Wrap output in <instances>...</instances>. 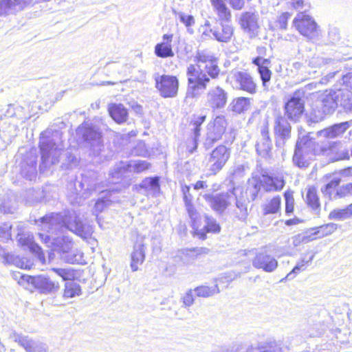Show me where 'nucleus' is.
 <instances>
[{"instance_id": "2", "label": "nucleus", "mask_w": 352, "mask_h": 352, "mask_svg": "<svg viewBox=\"0 0 352 352\" xmlns=\"http://www.w3.org/2000/svg\"><path fill=\"white\" fill-rule=\"evenodd\" d=\"M197 64L190 65L187 69L188 87L187 98L198 97L206 88L210 77L215 78L220 72L217 58L207 52H199L196 56Z\"/></svg>"}, {"instance_id": "55", "label": "nucleus", "mask_w": 352, "mask_h": 352, "mask_svg": "<svg viewBox=\"0 0 352 352\" xmlns=\"http://www.w3.org/2000/svg\"><path fill=\"white\" fill-rule=\"evenodd\" d=\"M33 0H11L15 11L19 12L32 3Z\"/></svg>"}, {"instance_id": "44", "label": "nucleus", "mask_w": 352, "mask_h": 352, "mask_svg": "<svg viewBox=\"0 0 352 352\" xmlns=\"http://www.w3.org/2000/svg\"><path fill=\"white\" fill-rule=\"evenodd\" d=\"M219 290L218 289L217 285H214L213 287H208V286H200L197 287L195 289V292L197 296L199 297L207 298L210 296L214 295V294L219 293Z\"/></svg>"}, {"instance_id": "35", "label": "nucleus", "mask_w": 352, "mask_h": 352, "mask_svg": "<svg viewBox=\"0 0 352 352\" xmlns=\"http://www.w3.org/2000/svg\"><path fill=\"white\" fill-rule=\"evenodd\" d=\"M281 199L276 196L271 199L267 200L262 206L263 214H276L280 210Z\"/></svg>"}, {"instance_id": "23", "label": "nucleus", "mask_w": 352, "mask_h": 352, "mask_svg": "<svg viewBox=\"0 0 352 352\" xmlns=\"http://www.w3.org/2000/svg\"><path fill=\"white\" fill-rule=\"evenodd\" d=\"M252 265L256 268L262 269L267 272H272L276 269L278 262L271 255L259 253L254 258Z\"/></svg>"}, {"instance_id": "16", "label": "nucleus", "mask_w": 352, "mask_h": 352, "mask_svg": "<svg viewBox=\"0 0 352 352\" xmlns=\"http://www.w3.org/2000/svg\"><path fill=\"white\" fill-rule=\"evenodd\" d=\"M10 338L17 342L27 352H47V347L45 344L34 341L28 336L13 331L10 334Z\"/></svg>"}, {"instance_id": "39", "label": "nucleus", "mask_w": 352, "mask_h": 352, "mask_svg": "<svg viewBox=\"0 0 352 352\" xmlns=\"http://www.w3.org/2000/svg\"><path fill=\"white\" fill-rule=\"evenodd\" d=\"M340 183V178L339 177L335 176L331 180L327 183L324 188L321 189L322 192L324 195L328 196L330 199H335L334 194L336 193V190L338 186Z\"/></svg>"}, {"instance_id": "26", "label": "nucleus", "mask_w": 352, "mask_h": 352, "mask_svg": "<svg viewBox=\"0 0 352 352\" xmlns=\"http://www.w3.org/2000/svg\"><path fill=\"white\" fill-rule=\"evenodd\" d=\"M352 125V120L347 122L336 124L321 130L320 135L327 138H336L341 135Z\"/></svg>"}, {"instance_id": "62", "label": "nucleus", "mask_w": 352, "mask_h": 352, "mask_svg": "<svg viewBox=\"0 0 352 352\" xmlns=\"http://www.w3.org/2000/svg\"><path fill=\"white\" fill-rule=\"evenodd\" d=\"M349 195V194L348 192H346V190H342V186L339 189L336 190V192L334 194V198H335V199H336L338 198H342V197H346Z\"/></svg>"}, {"instance_id": "27", "label": "nucleus", "mask_w": 352, "mask_h": 352, "mask_svg": "<svg viewBox=\"0 0 352 352\" xmlns=\"http://www.w3.org/2000/svg\"><path fill=\"white\" fill-rule=\"evenodd\" d=\"M206 118V116H194L190 123V130L193 131V138L191 140L192 146H188V149L190 153H193L197 148V141L200 136L201 126L205 122Z\"/></svg>"}, {"instance_id": "30", "label": "nucleus", "mask_w": 352, "mask_h": 352, "mask_svg": "<svg viewBox=\"0 0 352 352\" xmlns=\"http://www.w3.org/2000/svg\"><path fill=\"white\" fill-rule=\"evenodd\" d=\"M159 180L158 177H146L140 184V187L147 195L157 197L160 193Z\"/></svg>"}, {"instance_id": "53", "label": "nucleus", "mask_w": 352, "mask_h": 352, "mask_svg": "<svg viewBox=\"0 0 352 352\" xmlns=\"http://www.w3.org/2000/svg\"><path fill=\"white\" fill-rule=\"evenodd\" d=\"M284 196L285 199V212L287 214L292 213L294 205L293 192L292 191H286Z\"/></svg>"}, {"instance_id": "10", "label": "nucleus", "mask_w": 352, "mask_h": 352, "mask_svg": "<svg viewBox=\"0 0 352 352\" xmlns=\"http://www.w3.org/2000/svg\"><path fill=\"white\" fill-rule=\"evenodd\" d=\"M293 25L302 36L312 39L319 34L318 28L315 21L305 12H299L293 21Z\"/></svg>"}, {"instance_id": "9", "label": "nucleus", "mask_w": 352, "mask_h": 352, "mask_svg": "<svg viewBox=\"0 0 352 352\" xmlns=\"http://www.w3.org/2000/svg\"><path fill=\"white\" fill-rule=\"evenodd\" d=\"M227 122L223 116H217L210 121L207 126V132L204 141V146L210 148L217 141L220 140L226 131Z\"/></svg>"}, {"instance_id": "13", "label": "nucleus", "mask_w": 352, "mask_h": 352, "mask_svg": "<svg viewBox=\"0 0 352 352\" xmlns=\"http://www.w3.org/2000/svg\"><path fill=\"white\" fill-rule=\"evenodd\" d=\"M230 156V151L224 145L216 147L210 153L208 163L209 170L215 175L225 166Z\"/></svg>"}, {"instance_id": "40", "label": "nucleus", "mask_w": 352, "mask_h": 352, "mask_svg": "<svg viewBox=\"0 0 352 352\" xmlns=\"http://www.w3.org/2000/svg\"><path fill=\"white\" fill-rule=\"evenodd\" d=\"M250 104V100L248 98H238L232 102V109L234 112L241 113L247 111Z\"/></svg>"}, {"instance_id": "25", "label": "nucleus", "mask_w": 352, "mask_h": 352, "mask_svg": "<svg viewBox=\"0 0 352 352\" xmlns=\"http://www.w3.org/2000/svg\"><path fill=\"white\" fill-rule=\"evenodd\" d=\"M173 34H166L162 37V41L157 43L155 47V54L160 58H168L174 56L172 50Z\"/></svg>"}, {"instance_id": "28", "label": "nucleus", "mask_w": 352, "mask_h": 352, "mask_svg": "<svg viewBox=\"0 0 352 352\" xmlns=\"http://www.w3.org/2000/svg\"><path fill=\"white\" fill-rule=\"evenodd\" d=\"M234 195L232 191L226 193L219 194L210 199L211 207L217 212H223L234 199Z\"/></svg>"}, {"instance_id": "61", "label": "nucleus", "mask_w": 352, "mask_h": 352, "mask_svg": "<svg viewBox=\"0 0 352 352\" xmlns=\"http://www.w3.org/2000/svg\"><path fill=\"white\" fill-rule=\"evenodd\" d=\"M192 253V252L189 250H182L179 252V256L181 257V258L183 259L185 263H188L192 261V258L190 256V254Z\"/></svg>"}, {"instance_id": "11", "label": "nucleus", "mask_w": 352, "mask_h": 352, "mask_svg": "<svg viewBox=\"0 0 352 352\" xmlns=\"http://www.w3.org/2000/svg\"><path fill=\"white\" fill-rule=\"evenodd\" d=\"M229 79L234 89L251 94L256 91V85L253 78L245 71H233L229 75Z\"/></svg>"}, {"instance_id": "45", "label": "nucleus", "mask_w": 352, "mask_h": 352, "mask_svg": "<svg viewBox=\"0 0 352 352\" xmlns=\"http://www.w3.org/2000/svg\"><path fill=\"white\" fill-rule=\"evenodd\" d=\"M51 270L61 277L63 280H71L75 277L74 271L72 268L54 267Z\"/></svg>"}, {"instance_id": "17", "label": "nucleus", "mask_w": 352, "mask_h": 352, "mask_svg": "<svg viewBox=\"0 0 352 352\" xmlns=\"http://www.w3.org/2000/svg\"><path fill=\"white\" fill-rule=\"evenodd\" d=\"M301 95V92L296 91L285 104V114L290 120H296L304 111V100Z\"/></svg>"}, {"instance_id": "51", "label": "nucleus", "mask_w": 352, "mask_h": 352, "mask_svg": "<svg viewBox=\"0 0 352 352\" xmlns=\"http://www.w3.org/2000/svg\"><path fill=\"white\" fill-rule=\"evenodd\" d=\"M316 236L312 235L297 234L292 237V244L294 247L300 245L302 243H307L316 239Z\"/></svg>"}, {"instance_id": "6", "label": "nucleus", "mask_w": 352, "mask_h": 352, "mask_svg": "<svg viewBox=\"0 0 352 352\" xmlns=\"http://www.w3.org/2000/svg\"><path fill=\"white\" fill-rule=\"evenodd\" d=\"M314 142L308 136L299 138L296 144L293 162L299 168L307 167L311 160Z\"/></svg>"}, {"instance_id": "4", "label": "nucleus", "mask_w": 352, "mask_h": 352, "mask_svg": "<svg viewBox=\"0 0 352 352\" xmlns=\"http://www.w3.org/2000/svg\"><path fill=\"white\" fill-rule=\"evenodd\" d=\"M343 90H339L336 92L329 93L323 96L322 100L316 105L317 109H313V120L319 122L322 120L324 115L332 113L340 104Z\"/></svg>"}, {"instance_id": "12", "label": "nucleus", "mask_w": 352, "mask_h": 352, "mask_svg": "<svg viewBox=\"0 0 352 352\" xmlns=\"http://www.w3.org/2000/svg\"><path fill=\"white\" fill-rule=\"evenodd\" d=\"M155 87L163 98H174L179 89V80L176 76L162 75L155 77Z\"/></svg>"}, {"instance_id": "41", "label": "nucleus", "mask_w": 352, "mask_h": 352, "mask_svg": "<svg viewBox=\"0 0 352 352\" xmlns=\"http://www.w3.org/2000/svg\"><path fill=\"white\" fill-rule=\"evenodd\" d=\"M80 285L74 282H67L65 283L64 289V298H73L80 294Z\"/></svg>"}, {"instance_id": "1", "label": "nucleus", "mask_w": 352, "mask_h": 352, "mask_svg": "<svg viewBox=\"0 0 352 352\" xmlns=\"http://www.w3.org/2000/svg\"><path fill=\"white\" fill-rule=\"evenodd\" d=\"M42 231L39 237L53 251L67 253L72 248V240L65 236H60L64 230H69L82 239H87L93 233V228L83 224L74 210L67 211L64 215L58 213L47 214L39 220Z\"/></svg>"}, {"instance_id": "29", "label": "nucleus", "mask_w": 352, "mask_h": 352, "mask_svg": "<svg viewBox=\"0 0 352 352\" xmlns=\"http://www.w3.org/2000/svg\"><path fill=\"white\" fill-rule=\"evenodd\" d=\"M78 183L80 190L83 191L82 196H85V198L90 192L98 190L97 177L94 173L82 175L81 181Z\"/></svg>"}, {"instance_id": "63", "label": "nucleus", "mask_w": 352, "mask_h": 352, "mask_svg": "<svg viewBox=\"0 0 352 352\" xmlns=\"http://www.w3.org/2000/svg\"><path fill=\"white\" fill-rule=\"evenodd\" d=\"M292 6L296 10L302 9L304 7V1L303 0H296L292 2Z\"/></svg>"}, {"instance_id": "31", "label": "nucleus", "mask_w": 352, "mask_h": 352, "mask_svg": "<svg viewBox=\"0 0 352 352\" xmlns=\"http://www.w3.org/2000/svg\"><path fill=\"white\" fill-rule=\"evenodd\" d=\"M221 21L223 22L222 21ZM210 31L217 41L227 43L230 41L233 35L234 28L229 24L221 23L219 28L211 30Z\"/></svg>"}, {"instance_id": "38", "label": "nucleus", "mask_w": 352, "mask_h": 352, "mask_svg": "<svg viewBox=\"0 0 352 352\" xmlns=\"http://www.w3.org/2000/svg\"><path fill=\"white\" fill-rule=\"evenodd\" d=\"M338 225L333 223H329L314 229L315 232L311 234L313 236H318V238H323L333 234L337 229Z\"/></svg>"}, {"instance_id": "54", "label": "nucleus", "mask_w": 352, "mask_h": 352, "mask_svg": "<svg viewBox=\"0 0 352 352\" xmlns=\"http://www.w3.org/2000/svg\"><path fill=\"white\" fill-rule=\"evenodd\" d=\"M11 225L8 223H3L0 226V241H6L10 239Z\"/></svg>"}, {"instance_id": "14", "label": "nucleus", "mask_w": 352, "mask_h": 352, "mask_svg": "<svg viewBox=\"0 0 352 352\" xmlns=\"http://www.w3.org/2000/svg\"><path fill=\"white\" fill-rule=\"evenodd\" d=\"M151 164L145 160L133 161L129 163L121 162L116 165L110 175L113 179H119L126 171L140 173L148 170Z\"/></svg>"}, {"instance_id": "19", "label": "nucleus", "mask_w": 352, "mask_h": 352, "mask_svg": "<svg viewBox=\"0 0 352 352\" xmlns=\"http://www.w3.org/2000/svg\"><path fill=\"white\" fill-rule=\"evenodd\" d=\"M76 133L92 146H100L102 143L100 132L89 122H84L78 126Z\"/></svg>"}, {"instance_id": "37", "label": "nucleus", "mask_w": 352, "mask_h": 352, "mask_svg": "<svg viewBox=\"0 0 352 352\" xmlns=\"http://www.w3.org/2000/svg\"><path fill=\"white\" fill-rule=\"evenodd\" d=\"M352 217V204L345 208L333 210L329 214V219L336 221H344Z\"/></svg>"}, {"instance_id": "56", "label": "nucleus", "mask_w": 352, "mask_h": 352, "mask_svg": "<svg viewBox=\"0 0 352 352\" xmlns=\"http://www.w3.org/2000/svg\"><path fill=\"white\" fill-rule=\"evenodd\" d=\"M258 70L263 81V85L265 87L266 83L270 81L271 78L272 72L267 66H262L261 68H258Z\"/></svg>"}, {"instance_id": "8", "label": "nucleus", "mask_w": 352, "mask_h": 352, "mask_svg": "<svg viewBox=\"0 0 352 352\" xmlns=\"http://www.w3.org/2000/svg\"><path fill=\"white\" fill-rule=\"evenodd\" d=\"M213 12L219 21H230L232 12L226 2L234 10H241L245 6V0H209Z\"/></svg>"}, {"instance_id": "60", "label": "nucleus", "mask_w": 352, "mask_h": 352, "mask_svg": "<svg viewBox=\"0 0 352 352\" xmlns=\"http://www.w3.org/2000/svg\"><path fill=\"white\" fill-rule=\"evenodd\" d=\"M183 303L186 307L191 306L194 302L192 291L188 290L182 298Z\"/></svg>"}, {"instance_id": "64", "label": "nucleus", "mask_w": 352, "mask_h": 352, "mask_svg": "<svg viewBox=\"0 0 352 352\" xmlns=\"http://www.w3.org/2000/svg\"><path fill=\"white\" fill-rule=\"evenodd\" d=\"M263 346L262 344L256 347L251 346L247 349L246 352H263Z\"/></svg>"}, {"instance_id": "18", "label": "nucleus", "mask_w": 352, "mask_h": 352, "mask_svg": "<svg viewBox=\"0 0 352 352\" xmlns=\"http://www.w3.org/2000/svg\"><path fill=\"white\" fill-rule=\"evenodd\" d=\"M228 94L221 87L211 88L206 95V104L212 110L223 108L227 102Z\"/></svg>"}, {"instance_id": "50", "label": "nucleus", "mask_w": 352, "mask_h": 352, "mask_svg": "<svg viewBox=\"0 0 352 352\" xmlns=\"http://www.w3.org/2000/svg\"><path fill=\"white\" fill-rule=\"evenodd\" d=\"M14 265L22 269H31L33 265V262L31 259L25 257L16 256L13 261Z\"/></svg>"}, {"instance_id": "48", "label": "nucleus", "mask_w": 352, "mask_h": 352, "mask_svg": "<svg viewBox=\"0 0 352 352\" xmlns=\"http://www.w3.org/2000/svg\"><path fill=\"white\" fill-rule=\"evenodd\" d=\"M342 97L340 100V106L346 111H352V93L349 90H343Z\"/></svg>"}, {"instance_id": "42", "label": "nucleus", "mask_w": 352, "mask_h": 352, "mask_svg": "<svg viewBox=\"0 0 352 352\" xmlns=\"http://www.w3.org/2000/svg\"><path fill=\"white\" fill-rule=\"evenodd\" d=\"M306 201L313 209H316L320 206L319 199L315 187L311 186L308 188L306 195Z\"/></svg>"}, {"instance_id": "57", "label": "nucleus", "mask_w": 352, "mask_h": 352, "mask_svg": "<svg viewBox=\"0 0 352 352\" xmlns=\"http://www.w3.org/2000/svg\"><path fill=\"white\" fill-rule=\"evenodd\" d=\"M13 278L21 285H25V283L31 284L32 279V276L23 274L21 272H14Z\"/></svg>"}, {"instance_id": "52", "label": "nucleus", "mask_w": 352, "mask_h": 352, "mask_svg": "<svg viewBox=\"0 0 352 352\" xmlns=\"http://www.w3.org/2000/svg\"><path fill=\"white\" fill-rule=\"evenodd\" d=\"M291 14L289 12H283L278 16L275 22L276 28L280 30H286L287 26V21L290 18Z\"/></svg>"}, {"instance_id": "47", "label": "nucleus", "mask_w": 352, "mask_h": 352, "mask_svg": "<svg viewBox=\"0 0 352 352\" xmlns=\"http://www.w3.org/2000/svg\"><path fill=\"white\" fill-rule=\"evenodd\" d=\"M11 0H0V16H6L15 14Z\"/></svg>"}, {"instance_id": "34", "label": "nucleus", "mask_w": 352, "mask_h": 352, "mask_svg": "<svg viewBox=\"0 0 352 352\" xmlns=\"http://www.w3.org/2000/svg\"><path fill=\"white\" fill-rule=\"evenodd\" d=\"M18 241L22 245L28 246L30 251L38 254L40 260H45L44 256L41 252V248L34 242L32 235H26L25 234H21L18 235Z\"/></svg>"}, {"instance_id": "33", "label": "nucleus", "mask_w": 352, "mask_h": 352, "mask_svg": "<svg viewBox=\"0 0 352 352\" xmlns=\"http://www.w3.org/2000/svg\"><path fill=\"white\" fill-rule=\"evenodd\" d=\"M109 112L111 117L117 123H123L126 120L128 112L122 104H111L109 107Z\"/></svg>"}, {"instance_id": "58", "label": "nucleus", "mask_w": 352, "mask_h": 352, "mask_svg": "<svg viewBox=\"0 0 352 352\" xmlns=\"http://www.w3.org/2000/svg\"><path fill=\"white\" fill-rule=\"evenodd\" d=\"M263 346V352H281L280 344L276 342H270Z\"/></svg>"}, {"instance_id": "21", "label": "nucleus", "mask_w": 352, "mask_h": 352, "mask_svg": "<svg viewBox=\"0 0 352 352\" xmlns=\"http://www.w3.org/2000/svg\"><path fill=\"white\" fill-rule=\"evenodd\" d=\"M256 149L257 153L263 157H267L270 155L272 142L269 135L267 123L263 124L261 126V137L256 144Z\"/></svg>"}, {"instance_id": "59", "label": "nucleus", "mask_w": 352, "mask_h": 352, "mask_svg": "<svg viewBox=\"0 0 352 352\" xmlns=\"http://www.w3.org/2000/svg\"><path fill=\"white\" fill-rule=\"evenodd\" d=\"M179 18L180 21L187 27H190L195 23V19L192 15H188L184 13H179Z\"/></svg>"}, {"instance_id": "15", "label": "nucleus", "mask_w": 352, "mask_h": 352, "mask_svg": "<svg viewBox=\"0 0 352 352\" xmlns=\"http://www.w3.org/2000/svg\"><path fill=\"white\" fill-rule=\"evenodd\" d=\"M239 23L241 29L248 34L250 38H254L258 35L259 24L257 13L253 12L241 13Z\"/></svg>"}, {"instance_id": "5", "label": "nucleus", "mask_w": 352, "mask_h": 352, "mask_svg": "<svg viewBox=\"0 0 352 352\" xmlns=\"http://www.w3.org/2000/svg\"><path fill=\"white\" fill-rule=\"evenodd\" d=\"M190 219L194 234L201 240L206 239L207 233L216 234L221 230V227L217 221L208 215H204L202 219L197 212L193 217H190Z\"/></svg>"}, {"instance_id": "20", "label": "nucleus", "mask_w": 352, "mask_h": 352, "mask_svg": "<svg viewBox=\"0 0 352 352\" xmlns=\"http://www.w3.org/2000/svg\"><path fill=\"white\" fill-rule=\"evenodd\" d=\"M31 284L38 289L41 293L45 294H55L60 289L58 282L53 281L49 277L43 275L32 276Z\"/></svg>"}, {"instance_id": "32", "label": "nucleus", "mask_w": 352, "mask_h": 352, "mask_svg": "<svg viewBox=\"0 0 352 352\" xmlns=\"http://www.w3.org/2000/svg\"><path fill=\"white\" fill-rule=\"evenodd\" d=\"M145 248L142 243H137L134 245L133 251L131 254V268L133 272H135L139 269L145 258Z\"/></svg>"}, {"instance_id": "7", "label": "nucleus", "mask_w": 352, "mask_h": 352, "mask_svg": "<svg viewBox=\"0 0 352 352\" xmlns=\"http://www.w3.org/2000/svg\"><path fill=\"white\" fill-rule=\"evenodd\" d=\"M40 148L41 152L42 166L50 167L58 162L62 148L54 141L41 136L40 139Z\"/></svg>"}, {"instance_id": "43", "label": "nucleus", "mask_w": 352, "mask_h": 352, "mask_svg": "<svg viewBox=\"0 0 352 352\" xmlns=\"http://www.w3.org/2000/svg\"><path fill=\"white\" fill-rule=\"evenodd\" d=\"M236 210L235 213L237 218L241 221L245 220L248 214L245 201L241 200V199H236Z\"/></svg>"}, {"instance_id": "24", "label": "nucleus", "mask_w": 352, "mask_h": 352, "mask_svg": "<svg viewBox=\"0 0 352 352\" xmlns=\"http://www.w3.org/2000/svg\"><path fill=\"white\" fill-rule=\"evenodd\" d=\"M291 126L287 120L282 117L276 118L274 124V133L280 139L276 142L277 146L284 144V140L289 137Z\"/></svg>"}, {"instance_id": "49", "label": "nucleus", "mask_w": 352, "mask_h": 352, "mask_svg": "<svg viewBox=\"0 0 352 352\" xmlns=\"http://www.w3.org/2000/svg\"><path fill=\"white\" fill-rule=\"evenodd\" d=\"M111 203V200L107 199L106 197H102L98 199V200L96 202L93 212L96 216H98V213L102 212L104 208H106L108 206H109Z\"/></svg>"}, {"instance_id": "3", "label": "nucleus", "mask_w": 352, "mask_h": 352, "mask_svg": "<svg viewBox=\"0 0 352 352\" xmlns=\"http://www.w3.org/2000/svg\"><path fill=\"white\" fill-rule=\"evenodd\" d=\"M284 177L282 174L278 175L270 176L268 175H262L260 181L256 178H252L248 182L249 187L248 190L251 193V197L254 200L256 199L261 185L267 192L278 191L283 189L285 186Z\"/></svg>"}, {"instance_id": "46", "label": "nucleus", "mask_w": 352, "mask_h": 352, "mask_svg": "<svg viewBox=\"0 0 352 352\" xmlns=\"http://www.w3.org/2000/svg\"><path fill=\"white\" fill-rule=\"evenodd\" d=\"M314 255L309 258V259L305 261L304 259L298 262L296 265L294 267V269L287 275L286 278L291 280L293 279L296 274L299 273L300 271H304L306 269L305 264L311 262L314 258Z\"/></svg>"}, {"instance_id": "22", "label": "nucleus", "mask_w": 352, "mask_h": 352, "mask_svg": "<svg viewBox=\"0 0 352 352\" xmlns=\"http://www.w3.org/2000/svg\"><path fill=\"white\" fill-rule=\"evenodd\" d=\"M322 155L329 156L333 161L349 160V151L345 148H341L340 144L338 142L329 143L321 147Z\"/></svg>"}, {"instance_id": "36", "label": "nucleus", "mask_w": 352, "mask_h": 352, "mask_svg": "<svg viewBox=\"0 0 352 352\" xmlns=\"http://www.w3.org/2000/svg\"><path fill=\"white\" fill-rule=\"evenodd\" d=\"M190 188L186 185L182 186V191L183 193V198L185 203V206L188 212L189 217H193L197 210L195 208L192 204V195L190 192Z\"/></svg>"}]
</instances>
